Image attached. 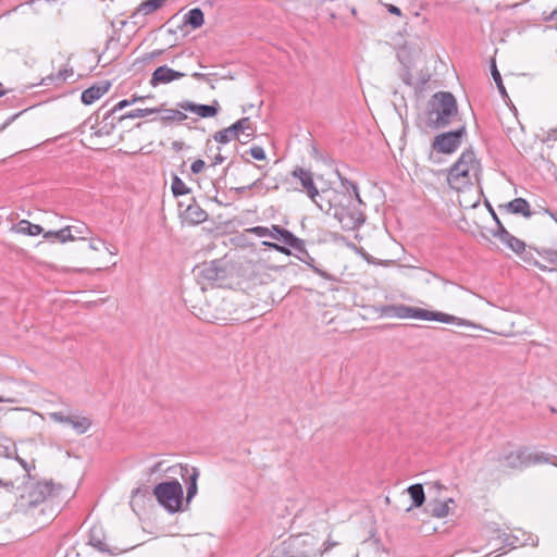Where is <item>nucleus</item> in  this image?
I'll return each instance as SVG.
<instances>
[{"label":"nucleus","mask_w":557,"mask_h":557,"mask_svg":"<svg viewBox=\"0 0 557 557\" xmlns=\"http://www.w3.org/2000/svg\"><path fill=\"white\" fill-rule=\"evenodd\" d=\"M347 193L323 190L320 196L319 209L338 221L343 230L355 231L364 223L363 212L356 206L362 203L357 184L342 178Z\"/></svg>","instance_id":"obj_1"},{"label":"nucleus","mask_w":557,"mask_h":557,"mask_svg":"<svg viewBox=\"0 0 557 557\" xmlns=\"http://www.w3.org/2000/svg\"><path fill=\"white\" fill-rule=\"evenodd\" d=\"M458 115V106L453 94L447 91L435 92L428 101L425 111L419 115V128L438 129L448 126Z\"/></svg>","instance_id":"obj_2"},{"label":"nucleus","mask_w":557,"mask_h":557,"mask_svg":"<svg viewBox=\"0 0 557 557\" xmlns=\"http://www.w3.org/2000/svg\"><path fill=\"white\" fill-rule=\"evenodd\" d=\"M377 312L382 317L398 318V319H417L425 321H436L447 324H455L457 326H465L471 329H481L480 325L474 322L462 319L453 314H448L442 311H431L418 307H411L407 305H385L377 309Z\"/></svg>","instance_id":"obj_3"},{"label":"nucleus","mask_w":557,"mask_h":557,"mask_svg":"<svg viewBox=\"0 0 557 557\" xmlns=\"http://www.w3.org/2000/svg\"><path fill=\"white\" fill-rule=\"evenodd\" d=\"M481 164L472 150L463 151L447 174V183L455 190H463L478 182Z\"/></svg>","instance_id":"obj_4"},{"label":"nucleus","mask_w":557,"mask_h":557,"mask_svg":"<svg viewBox=\"0 0 557 557\" xmlns=\"http://www.w3.org/2000/svg\"><path fill=\"white\" fill-rule=\"evenodd\" d=\"M496 460L504 470H522L532 465L552 462L548 455L542 451H530L525 447L506 449L498 455Z\"/></svg>","instance_id":"obj_5"},{"label":"nucleus","mask_w":557,"mask_h":557,"mask_svg":"<svg viewBox=\"0 0 557 557\" xmlns=\"http://www.w3.org/2000/svg\"><path fill=\"white\" fill-rule=\"evenodd\" d=\"M152 493L158 503L169 512L174 513L182 509L184 493L177 480L157 484Z\"/></svg>","instance_id":"obj_6"},{"label":"nucleus","mask_w":557,"mask_h":557,"mask_svg":"<svg viewBox=\"0 0 557 557\" xmlns=\"http://www.w3.org/2000/svg\"><path fill=\"white\" fill-rule=\"evenodd\" d=\"M248 233L253 234L258 237L269 236L273 239L283 242L286 246L295 249L297 252L308 255L306 250L305 242L301 238L296 237L292 232L280 225L273 224L271 227L265 226H253L246 230Z\"/></svg>","instance_id":"obj_7"},{"label":"nucleus","mask_w":557,"mask_h":557,"mask_svg":"<svg viewBox=\"0 0 557 557\" xmlns=\"http://www.w3.org/2000/svg\"><path fill=\"white\" fill-rule=\"evenodd\" d=\"M255 127L250 117L239 119L237 122L232 124L231 126L216 132L213 135V138L216 143L227 144L234 139H239V135H244L246 138H252L255 135Z\"/></svg>","instance_id":"obj_8"},{"label":"nucleus","mask_w":557,"mask_h":557,"mask_svg":"<svg viewBox=\"0 0 557 557\" xmlns=\"http://www.w3.org/2000/svg\"><path fill=\"white\" fill-rule=\"evenodd\" d=\"M466 134L467 129L465 125L456 131L442 133L435 136L432 148L437 152L450 154L460 147Z\"/></svg>","instance_id":"obj_9"},{"label":"nucleus","mask_w":557,"mask_h":557,"mask_svg":"<svg viewBox=\"0 0 557 557\" xmlns=\"http://www.w3.org/2000/svg\"><path fill=\"white\" fill-rule=\"evenodd\" d=\"M60 490L61 486H55L52 481L30 482L26 498L29 506H37L58 495Z\"/></svg>","instance_id":"obj_10"},{"label":"nucleus","mask_w":557,"mask_h":557,"mask_svg":"<svg viewBox=\"0 0 557 557\" xmlns=\"http://www.w3.org/2000/svg\"><path fill=\"white\" fill-rule=\"evenodd\" d=\"M292 176L300 181L304 191L310 197V199L317 205V207H319L321 194L319 193L313 182L312 172L301 166H296L292 171Z\"/></svg>","instance_id":"obj_11"},{"label":"nucleus","mask_w":557,"mask_h":557,"mask_svg":"<svg viewBox=\"0 0 557 557\" xmlns=\"http://www.w3.org/2000/svg\"><path fill=\"white\" fill-rule=\"evenodd\" d=\"M177 107L181 110L189 111V112L195 113L198 116L203 117V119L212 117V116L216 115V113L219 111V103L216 101H214L213 104H198V103H194L191 101L186 100V101L178 102Z\"/></svg>","instance_id":"obj_12"},{"label":"nucleus","mask_w":557,"mask_h":557,"mask_svg":"<svg viewBox=\"0 0 557 557\" xmlns=\"http://www.w3.org/2000/svg\"><path fill=\"white\" fill-rule=\"evenodd\" d=\"M184 76L185 74L182 72L175 71L166 65H161L153 71L150 78V85L156 87L160 84H169Z\"/></svg>","instance_id":"obj_13"},{"label":"nucleus","mask_w":557,"mask_h":557,"mask_svg":"<svg viewBox=\"0 0 557 557\" xmlns=\"http://www.w3.org/2000/svg\"><path fill=\"white\" fill-rule=\"evenodd\" d=\"M88 544L101 553L115 554L106 542V533L100 525H94L88 534Z\"/></svg>","instance_id":"obj_14"},{"label":"nucleus","mask_w":557,"mask_h":557,"mask_svg":"<svg viewBox=\"0 0 557 557\" xmlns=\"http://www.w3.org/2000/svg\"><path fill=\"white\" fill-rule=\"evenodd\" d=\"M493 236L497 237L504 245L512 251L520 253L524 251L525 244L519 238L511 235L503 224H499V231H494Z\"/></svg>","instance_id":"obj_15"},{"label":"nucleus","mask_w":557,"mask_h":557,"mask_svg":"<svg viewBox=\"0 0 557 557\" xmlns=\"http://www.w3.org/2000/svg\"><path fill=\"white\" fill-rule=\"evenodd\" d=\"M182 478L187 482L186 503L188 504L197 494V480L199 471L197 468H189L187 465L181 467Z\"/></svg>","instance_id":"obj_16"},{"label":"nucleus","mask_w":557,"mask_h":557,"mask_svg":"<svg viewBox=\"0 0 557 557\" xmlns=\"http://www.w3.org/2000/svg\"><path fill=\"white\" fill-rule=\"evenodd\" d=\"M111 87L108 81L95 84L82 92L81 99L84 104H91L102 97Z\"/></svg>","instance_id":"obj_17"},{"label":"nucleus","mask_w":557,"mask_h":557,"mask_svg":"<svg viewBox=\"0 0 557 557\" xmlns=\"http://www.w3.org/2000/svg\"><path fill=\"white\" fill-rule=\"evenodd\" d=\"M183 218L190 224H200L208 219V213L193 200L183 212Z\"/></svg>","instance_id":"obj_18"},{"label":"nucleus","mask_w":557,"mask_h":557,"mask_svg":"<svg viewBox=\"0 0 557 557\" xmlns=\"http://www.w3.org/2000/svg\"><path fill=\"white\" fill-rule=\"evenodd\" d=\"M65 227L66 236L70 238V242L86 240L88 236L92 234L89 226L84 222H76L75 224L67 225Z\"/></svg>","instance_id":"obj_19"},{"label":"nucleus","mask_w":557,"mask_h":557,"mask_svg":"<svg viewBox=\"0 0 557 557\" xmlns=\"http://www.w3.org/2000/svg\"><path fill=\"white\" fill-rule=\"evenodd\" d=\"M505 208L508 212L513 214H521L524 218H531L532 211L530 210V205L524 198H515L505 205Z\"/></svg>","instance_id":"obj_20"},{"label":"nucleus","mask_w":557,"mask_h":557,"mask_svg":"<svg viewBox=\"0 0 557 557\" xmlns=\"http://www.w3.org/2000/svg\"><path fill=\"white\" fill-rule=\"evenodd\" d=\"M449 503H454L453 498H448L447 500H431L428 504V512L435 518H445L449 513Z\"/></svg>","instance_id":"obj_21"},{"label":"nucleus","mask_w":557,"mask_h":557,"mask_svg":"<svg viewBox=\"0 0 557 557\" xmlns=\"http://www.w3.org/2000/svg\"><path fill=\"white\" fill-rule=\"evenodd\" d=\"M203 23L205 16L200 8L189 10L184 16V24L189 25L193 29L201 27Z\"/></svg>","instance_id":"obj_22"},{"label":"nucleus","mask_w":557,"mask_h":557,"mask_svg":"<svg viewBox=\"0 0 557 557\" xmlns=\"http://www.w3.org/2000/svg\"><path fill=\"white\" fill-rule=\"evenodd\" d=\"M157 113H160V120L165 124L171 122H183L187 119V115L178 109H163L158 108Z\"/></svg>","instance_id":"obj_23"},{"label":"nucleus","mask_w":557,"mask_h":557,"mask_svg":"<svg viewBox=\"0 0 557 557\" xmlns=\"http://www.w3.org/2000/svg\"><path fill=\"white\" fill-rule=\"evenodd\" d=\"M408 494L412 499L411 507H421L425 500L424 490L421 484H413L407 488Z\"/></svg>","instance_id":"obj_24"},{"label":"nucleus","mask_w":557,"mask_h":557,"mask_svg":"<svg viewBox=\"0 0 557 557\" xmlns=\"http://www.w3.org/2000/svg\"><path fill=\"white\" fill-rule=\"evenodd\" d=\"M17 233L29 235V236H37L41 233H44V228L38 224H33L27 220H22L17 224Z\"/></svg>","instance_id":"obj_25"},{"label":"nucleus","mask_w":557,"mask_h":557,"mask_svg":"<svg viewBox=\"0 0 557 557\" xmlns=\"http://www.w3.org/2000/svg\"><path fill=\"white\" fill-rule=\"evenodd\" d=\"M164 1L165 0H146L139 4L133 16H136L138 13L148 15L160 9L163 5Z\"/></svg>","instance_id":"obj_26"},{"label":"nucleus","mask_w":557,"mask_h":557,"mask_svg":"<svg viewBox=\"0 0 557 557\" xmlns=\"http://www.w3.org/2000/svg\"><path fill=\"white\" fill-rule=\"evenodd\" d=\"M70 425L77 434H84L91 426V421L86 417L72 416Z\"/></svg>","instance_id":"obj_27"},{"label":"nucleus","mask_w":557,"mask_h":557,"mask_svg":"<svg viewBox=\"0 0 557 557\" xmlns=\"http://www.w3.org/2000/svg\"><path fill=\"white\" fill-rule=\"evenodd\" d=\"M72 75H73V71L72 70H67V69L60 70L57 75H49L47 77H44L41 79L40 84L44 85V86H50L55 81L58 83H63V82H65Z\"/></svg>","instance_id":"obj_28"},{"label":"nucleus","mask_w":557,"mask_h":557,"mask_svg":"<svg viewBox=\"0 0 557 557\" xmlns=\"http://www.w3.org/2000/svg\"><path fill=\"white\" fill-rule=\"evenodd\" d=\"M159 109H135L120 116V120L123 121L125 119H137V117H146L148 115L157 113Z\"/></svg>","instance_id":"obj_29"},{"label":"nucleus","mask_w":557,"mask_h":557,"mask_svg":"<svg viewBox=\"0 0 557 557\" xmlns=\"http://www.w3.org/2000/svg\"><path fill=\"white\" fill-rule=\"evenodd\" d=\"M44 238L48 240L57 239L60 243L64 244L66 242H70V238L66 236V227H63L59 231H48L44 233Z\"/></svg>","instance_id":"obj_30"},{"label":"nucleus","mask_w":557,"mask_h":557,"mask_svg":"<svg viewBox=\"0 0 557 557\" xmlns=\"http://www.w3.org/2000/svg\"><path fill=\"white\" fill-rule=\"evenodd\" d=\"M172 191L175 196L186 195L189 193V188L185 185V183L178 177L174 176L172 182Z\"/></svg>","instance_id":"obj_31"},{"label":"nucleus","mask_w":557,"mask_h":557,"mask_svg":"<svg viewBox=\"0 0 557 557\" xmlns=\"http://www.w3.org/2000/svg\"><path fill=\"white\" fill-rule=\"evenodd\" d=\"M491 73H492L494 82L497 85V88H498L499 92L503 96H507V92H506L505 86L503 84V79H502L500 73L498 72L494 61L492 62Z\"/></svg>","instance_id":"obj_32"},{"label":"nucleus","mask_w":557,"mask_h":557,"mask_svg":"<svg viewBox=\"0 0 557 557\" xmlns=\"http://www.w3.org/2000/svg\"><path fill=\"white\" fill-rule=\"evenodd\" d=\"M49 418L57 423H63V424L70 425L72 416H65L63 412L57 411V412H50Z\"/></svg>","instance_id":"obj_33"},{"label":"nucleus","mask_w":557,"mask_h":557,"mask_svg":"<svg viewBox=\"0 0 557 557\" xmlns=\"http://www.w3.org/2000/svg\"><path fill=\"white\" fill-rule=\"evenodd\" d=\"M86 240H89V248L91 250L98 251L101 247L106 245L104 240L100 237L89 235Z\"/></svg>","instance_id":"obj_34"},{"label":"nucleus","mask_w":557,"mask_h":557,"mask_svg":"<svg viewBox=\"0 0 557 557\" xmlns=\"http://www.w3.org/2000/svg\"><path fill=\"white\" fill-rule=\"evenodd\" d=\"M249 153L256 160H264L267 158L265 151L261 146L251 147Z\"/></svg>","instance_id":"obj_35"},{"label":"nucleus","mask_w":557,"mask_h":557,"mask_svg":"<svg viewBox=\"0 0 557 557\" xmlns=\"http://www.w3.org/2000/svg\"><path fill=\"white\" fill-rule=\"evenodd\" d=\"M136 102V99H124V100H121L120 102H117L111 110H110V114H113L128 106H132Z\"/></svg>","instance_id":"obj_36"},{"label":"nucleus","mask_w":557,"mask_h":557,"mask_svg":"<svg viewBox=\"0 0 557 557\" xmlns=\"http://www.w3.org/2000/svg\"><path fill=\"white\" fill-rule=\"evenodd\" d=\"M543 258L550 263H557V250L554 249H543L541 252Z\"/></svg>","instance_id":"obj_37"},{"label":"nucleus","mask_w":557,"mask_h":557,"mask_svg":"<svg viewBox=\"0 0 557 557\" xmlns=\"http://www.w3.org/2000/svg\"><path fill=\"white\" fill-rule=\"evenodd\" d=\"M203 273V276L208 280H218L219 278V272H218V269L210 265V267H206L202 271Z\"/></svg>","instance_id":"obj_38"},{"label":"nucleus","mask_w":557,"mask_h":557,"mask_svg":"<svg viewBox=\"0 0 557 557\" xmlns=\"http://www.w3.org/2000/svg\"><path fill=\"white\" fill-rule=\"evenodd\" d=\"M206 163L203 160L198 159L191 163L190 170L195 174H199L203 171Z\"/></svg>","instance_id":"obj_39"},{"label":"nucleus","mask_w":557,"mask_h":557,"mask_svg":"<svg viewBox=\"0 0 557 557\" xmlns=\"http://www.w3.org/2000/svg\"><path fill=\"white\" fill-rule=\"evenodd\" d=\"M260 184H261V180L258 178L255 182H252L250 185L242 186V187H236L233 190L236 194H244L246 190H249L251 188L258 187Z\"/></svg>","instance_id":"obj_40"},{"label":"nucleus","mask_w":557,"mask_h":557,"mask_svg":"<svg viewBox=\"0 0 557 557\" xmlns=\"http://www.w3.org/2000/svg\"><path fill=\"white\" fill-rule=\"evenodd\" d=\"M270 248H272V249H274V250H276L278 252H282V253H284L286 256L290 255V250H289L288 246H286L285 244H284V246H282V245H278L276 243H273L272 245H270Z\"/></svg>","instance_id":"obj_41"},{"label":"nucleus","mask_w":557,"mask_h":557,"mask_svg":"<svg viewBox=\"0 0 557 557\" xmlns=\"http://www.w3.org/2000/svg\"><path fill=\"white\" fill-rule=\"evenodd\" d=\"M385 7L387 8V11L391 14H394V15H397V16L401 15V11H400V9L398 7H396L394 4H385Z\"/></svg>","instance_id":"obj_42"},{"label":"nucleus","mask_w":557,"mask_h":557,"mask_svg":"<svg viewBox=\"0 0 557 557\" xmlns=\"http://www.w3.org/2000/svg\"><path fill=\"white\" fill-rule=\"evenodd\" d=\"M14 483L11 480L0 478V487L12 488Z\"/></svg>","instance_id":"obj_43"},{"label":"nucleus","mask_w":557,"mask_h":557,"mask_svg":"<svg viewBox=\"0 0 557 557\" xmlns=\"http://www.w3.org/2000/svg\"><path fill=\"white\" fill-rule=\"evenodd\" d=\"M224 159L225 158L221 153H218L213 159L212 165H218V164L222 163L224 161Z\"/></svg>","instance_id":"obj_44"},{"label":"nucleus","mask_w":557,"mask_h":557,"mask_svg":"<svg viewBox=\"0 0 557 557\" xmlns=\"http://www.w3.org/2000/svg\"><path fill=\"white\" fill-rule=\"evenodd\" d=\"M191 76L197 81H206L207 79L206 74L198 73V72L193 73Z\"/></svg>","instance_id":"obj_45"},{"label":"nucleus","mask_w":557,"mask_h":557,"mask_svg":"<svg viewBox=\"0 0 557 557\" xmlns=\"http://www.w3.org/2000/svg\"><path fill=\"white\" fill-rule=\"evenodd\" d=\"M324 545H325V548H324V549H325V550H330L331 548H333L334 546H336V545H337V543H336V542H334V541H331V539H327V540H326V542L324 543Z\"/></svg>","instance_id":"obj_46"},{"label":"nucleus","mask_w":557,"mask_h":557,"mask_svg":"<svg viewBox=\"0 0 557 557\" xmlns=\"http://www.w3.org/2000/svg\"><path fill=\"white\" fill-rule=\"evenodd\" d=\"M490 210H491L494 221L496 222V226H497L496 231H499V224H502V222L498 219L497 214L494 212V210L492 208Z\"/></svg>","instance_id":"obj_47"},{"label":"nucleus","mask_w":557,"mask_h":557,"mask_svg":"<svg viewBox=\"0 0 557 557\" xmlns=\"http://www.w3.org/2000/svg\"><path fill=\"white\" fill-rule=\"evenodd\" d=\"M547 21H557V8L546 17Z\"/></svg>","instance_id":"obj_48"},{"label":"nucleus","mask_w":557,"mask_h":557,"mask_svg":"<svg viewBox=\"0 0 557 557\" xmlns=\"http://www.w3.org/2000/svg\"><path fill=\"white\" fill-rule=\"evenodd\" d=\"M163 52V50H154L152 51L150 54H149V59H153V58H157L159 55H161Z\"/></svg>","instance_id":"obj_49"},{"label":"nucleus","mask_w":557,"mask_h":557,"mask_svg":"<svg viewBox=\"0 0 557 557\" xmlns=\"http://www.w3.org/2000/svg\"><path fill=\"white\" fill-rule=\"evenodd\" d=\"M103 247H104V248H106V250H107L110 255H112V256H115V255L117 253V249H116V248H112V249H111V248H110V247H108L107 245H104Z\"/></svg>","instance_id":"obj_50"},{"label":"nucleus","mask_w":557,"mask_h":557,"mask_svg":"<svg viewBox=\"0 0 557 557\" xmlns=\"http://www.w3.org/2000/svg\"><path fill=\"white\" fill-rule=\"evenodd\" d=\"M272 244H273L272 242H267V240H263V242H262V245H263V246H267V247H269V248H270V245H272Z\"/></svg>","instance_id":"obj_51"},{"label":"nucleus","mask_w":557,"mask_h":557,"mask_svg":"<svg viewBox=\"0 0 557 557\" xmlns=\"http://www.w3.org/2000/svg\"><path fill=\"white\" fill-rule=\"evenodd\" d=\"M547 212L549 213V215H550L555 221H557V215H556L555 213H553V212H550V211H547Z\"/></svg>","instance_id":"obj_52"},{"label":"nucleus","mask_w":557,"mask_h":557,"mask_svg":"<svg viewBox=\"0 0 557 557\" xmlns=\"http://www.w3.org/2000/svg\"><path fill=\"white\" fill-rule=\"evenodd\" d=\"M132 99H136V102H137V101H141V100H144V97H137V96H134Z\"/></svg>","instance_id":"obj_53"},{"label":"nucleus","mask_w":557,"mask_h":557,"mask_svg":"<svg viewBox=\"0 0 557 557\" xmlns=\"http://www.w3.org/2000/svg\"><path fill=\"white\" fill-rule=\"evenodd\" d=\"M9 123H10V121L5 122V123L0 127V132H1V131H3V129L7 127V125H8Z\"/></svg>","instance_id":"obj_54"},{"label":"nucleus","mask_w":557,"mask_h":557,"mask_svg":"<svg viewBox=\"0 0 557 557\" xmlns=\"http://www.w3.org/2000/svg\"><path fill=\"white\" fill-rule=\"evenodd\" d=\"M4 401H11V400H10V399H8V398H4V397H2V396H0V403H4Z\"/></svg>","instance_id":"obj_55"},{"label":"nucleus","mask_w":557,"mask_h":557,"mask_svg":"<svg viewBox=\"0 0 557 557\" xmlns=\"http://www.w3.org/2000/svg\"><path fill=\"white\" fill-rule=\"evenodd\" d=\"M4 95V91L3 90H0V97Z\"/></svg>","instance_id":"obj_56"},{"label":"nucleus","mask_w":557,"mask_h":557,"mask_svg":"<svg viewBox=\"0 0 557 557\" xmlns=\"http://www.w3.org/2000/svg\"><path fill=\"white\" fill-rule=\"evenodd\" d=\"M555 132H557V129Z\"/></svg>","instance_id":"obj_57"}]
</instances>
